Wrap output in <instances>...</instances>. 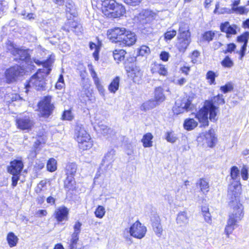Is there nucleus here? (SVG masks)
I'll list each match as a JSON object with an SVG mask.
<instances>
[{
	"label": "nucleus",
	"mask_w": 249,
	"mask_h": 249,
	"mask_svg": "<svg viewBox=\"0 0 249 249\" xmlns=\"http://www.w3.org/2000/svg\"><path fill=\"white\" fill-rule=\"evenodd\" d=\"M225 103L223 95L218 94L210 100L204 101V105L196 113L195 117L200 124V127L205 128L209 126V119L213 122L217 121V115L219 111V106Z\"/></svg>",
	"instance_id": "nucleus-1"
},
{
	"label": "nucleus",
	"mask_w": 249,
	"mask_h": 249,
	"mask_svg": "<svg viewBox=\"0 0 249 249\" xmlns=\"http://www.w3.org/2000/svg\"><path fill=\"white\" fill-rule=\"evenodd\" d=\"M100 8L103 16L107 19L120 18L126 14L125 6L116 0H103Z\"/></svg>",
	"instance_id": "nucleus-2"
},
{
	"label": "nucleus",
	"mask_w": 249,
	"mask_h": 249,
	"mask_svg": "<svg viewBox=\"0 0 249 249\" xmlns=\"http://www.w3.org/2000/svg\"><path fill=\"white\" fill-rule=\"evenodd\" d=\"M74 139L77 142V146L82 151L89 150L93 145V142L89 133L83 124L76 123L74 131Z\"/></svg>",
	"instance_id": "nucleus-3"
},
{
	"label": "nucleus",
	"mask_w": 249,
	"mask_h": 249,
	"mask_svg": "<svg viewBox=\"0 0 249 249\" xmlns=\"http://www.w3.org/2000/svg\"><path fill=\"white\" fill-rule=\"evenodd\" d=\"M38 117L48 119L52 116L55 108L54 103L52 102V96L47 95L43 97L37 104Z\"/></svg>",
	"instance_id": "nucleus-4"
},
{
	"label": "nucleus",
	"mask_w": 249,
	"mask_h": 249,
	"mask_svg": "<svg viewBox=\"0 0 249 249\" xmlns=\"http://www.w3.org/2000/svg\"><path fill=\"white\" fill-rule=\"evenodd\" d=\"M192 42L191 33L188 27L185 25L180 26L178 28V34L176 47L178 51L181 53L185 52Z\"/></svg>",
	"instance_id": "nucleus-5"
},
{
	"label": "nucleus",
	"mask_w": 249,
	"mask_h": 249,
	"mask_svg": "<svg viewBox=\"0 0 249 249\" xmlns=\"http://www.w3.org/2000/svg\"><path fill=\"white\" fill-rule=\"evenodd\" d=\"M244 216L243 208L242 204L237 205L233 207L232 213L229 216L227 224L225 227L224 232L227 237L232 233L236 223L242 219Z\"/></svg>",
	"instance_id": "nucleus-6"
},
{
	"label": "nucleus",
	"mask_w": 249,
	"mask_h": 249,
	"mask_svg": "<svg viewBox=\"0 0 249 249\" xmlns=\"http://www.w3.org/2000/svg\"><path fill=\"white\" fill-rule=\"evenodd\" d=\"M23 168L24 163L21 159H14L10 162L9 166H7L8 172L12 175L11 186L13 188L17 185Z\"/></svg>",
	"instance_id": "nucleus-7"
},
{
	"label": "nucleus",
	"mask_w": 249,
	"mask_h": 249,
	"mask_svg": "<svg viewBox=\"0 0 249 249\" xmlns=\"http://www.w3.org/2000/svg\"><path fill=\"white\" fill-rule=\"evenodd\" d=\"M24 73V68L18 65H14L7 69L4 72L6 83L11 84L17 81L18 79Z\"/></svg>",
	"instance_id": "nucleus-8"
},
{
	"label": "nucleus",
	"mask_w": 249,
	"mask_h": 249,
	"mask_svg": "<svg viewBox=\"0 0 249 249\" xmlns=\"http://www.w3.org/2000/svg\"><path fill=\"white\" fill-rule=\"evenodd\" d=\"M242 192V185L240 181L235 183H231L229 187V193L231 195L230 203L233 208L237 205L241 204L240 203L239 197Z\"/></svg>",
	"instance_id": "nucleus-9"
},
{
	"label": "nucleus",
	"mask_w": 249,
	"mask_h": 249,
	"mask_svg": "<svg viewBox=\"0 0 249 249\" xmlns=\"http://www.w3.org/2000/svg\"><path fill=\"white\" fill-rule=\"evenodd\" d=\"M43 70L39 69L31 77V84L37 90L42 91L46 89L45 77L42 74Z\"/></svg>",
	"instance_id": "nucleus-10"
},
{
	"label": "nucleus",
	"mask_w": 249,
	"mask_h": 249,
	"mask_svg": "<svg viewBox=\"0 0 249 249\" xmlns=\"http://www.w3.org/2000/svg\"><path fill=\"white\" fill-rule=\"evenodd\" d=\"M147 232L146 227L138 220L130 227L129 232L130 236L135 238L141 239L144 237Z\"/></svg>",
	"instance_id": "nucleus-11"
},
{
	"label": "nucleus",
	"mask_w": 249,
	"mask_h": 249,
	"mask_svg": "<svg viewBox=\"0 0 249 249\" xmlns=\"http://www.w3.org/2000/svg\"><path fill=\"white\" fill-rule=\"evenodd\" d=\"M70 210L64 205L57 208L53 212V217L57 224H63L69 219Z\"/></svg>",
	"instance_id": "nucleus-12"
},
{
	"label": "nucleus",
	"mask_w": 249,
	"mask_h": 249,
	"mask_svg": "<svg viewBox=\"0 0 249 249\" xmlns=\"http://www.w3.org/2000/svg\"><path fill=\"white\" fill-rule=\"evenodd\" d=\"M125 29L124 27H115L108 29L107 33L108 39L112 43L119 44Z\"/></svg>",
	"instance_id": "nucleus-13"
},
{
	"label": "nucleus",
	"mask_w": 249,
	"mask_h": 249,
	"mask_svg": "<svg viewBox=\"0 0 249 249\" xmlns=\"http://www.w3.org/2000/svg\"><path fill=\"white\" fill-rule=\"evenodd\" d=\"M17 128L21 130H31L35 125L34 121L28 116L19 117L15 121Z\"/></svg>",
	"instance_id": "nucleus-14"
},
{
	"label": "nucleus",
	"mask_w": 249,
	"mask_h": 249,
	"mask_svg": "<svg viewBox=\"0 0 249 249\" xmlns=\"http://www.w3.org/2000/svg\"><path fill=\"white\" fill-rule=\"evenodd\" d=\"M126 74L128 78L135 83H139L142 77V71L136 65L126 67Z\"/></svg>",
	"instance_id": "nucleus-15"
},
{
	"label": "nucleus",
	"mask_w": 249,
	"mask_h": 249,
	"mask_svg": "<svg viewBox=\"0 0 249 249\" xmlns=\"http://www.w3.org/2000/svg\"><path fill=\"white\" fill-rule=\"evenodd\" d=\"M219 29L221 32L226 34V37L227 38H230L236 35L239 30L237 25L235 24H231L228 21L221 23Z\"/></svg>",
	"instance_id": "nucleus-16"
},
{
	"label": "nucleus",
	"mask_w": 249,
	"mask_h": 249,
	"mask_svg": "<svg viewBox=\"0 0 249 249\" xmlns=\"http://www.w3.org/2000/svg\"><path fill=\"white\" fill-rule=\"evenodd\" d=\"M136 40L135 34L125 28L119 45L122 47H130L136 43Z\"/></svg>",
	"instance_id": "nucleus-17"
},
{
	"label": "nucleus",
	"mask_w": 249,
	"mask_h": 249,
	"mask_svg": "<svg viewBox=\"0 0 249 249\" xmlns=\"http://www.w3.org/2000/svg\"><path fill=\"white\" fill-rule=\"evenodd\" d=\"M82 28V26L79 22L70 19L61 27V29L66 32L69 33L70 31H72L76 34L81 33Z\"/></svg>",
	"instance_id": "nucleus-18"
},
{
	"label": "nucleus",
	"mask_w": 249,
	"mask_h": 249,
	"mask_svg": "<svg viewBox=\"0 0 249 249\" xmlns=\"http://www.w3.org/2000/svg\"><path fill=\"white\" fill-rule=\"evenodd\" d=\"M193 98L188 96L186 99L182 100L180 106L181 108L179 106H175L173 107V111L174 114L178 115L182 112L181 109H184L186 111H189L192 109L193 105L192 104Z\"/></svg>",
	"instance_id": "nucleus-19"
},
{
	"label": "nucleus",
	"mask_w": 249,
	"mask_h": 249,
	"mask_svg": "<svg viewBox=\"0 0 249 249\" xmlns=\"http://www.w3.org/2000/svg\"><path fill=\"white\" fill-rule=\"evenodd\" d=\"M150 71L153 74H159L163 77L167 76L168 71L166 65L154 62L151 64Z\"/></svg>",
	"instance_id": "nucleus-20"
},
{
	"label": "nucleus",
	"mask_w": 249,
	"mask_h": 249,
	"mask_svg": "<svg viewBox=\"0 0 249 249\" xmlns=\"http://www.w3.org/2000/svg\"><path fill=\"white\" fill-rule=\"evenodd\" d=\"M203 140L205 141L208 147L213 148L215 146L217 142V138L212 129L204 132L203 134Z\"/></svg>",
	"instance_id": "nucleus-21"
},
{
	"label": "nucleus",
	"mask_w": 249,
	"mask_h": 249,
	"mask_svg": "<svg viewBox=\"0 0 249 249\" xmlns=\"http://www.w3.org/2000/svg\"><path fill=\"white\" fill-rule=\"evenodd\" d=\"M11 53L14 56H18L19 61H27L30 59V55L26 50L14 47Z\"/></svg>",
	"instance_id": "nucleus-22"
},
{
	"label": "nucleus",
	"mask_w": 249,
	"mask_h": 249,
	"mask_svg": "<svg viewBox=\"0 0 249 249\" xmlns=\"http://www.w3.org/2000/svg\"><path fill=\"white\" fill-rule=\"evenodd\" d=\"M151 225L155 234L158 237H160L162 234L163 229L161 224V220L159 215L153 216L151 220Z\"/></svg>",
	"instance_id": "nucleus-23"
},
{
	"label": "nucleus",
	"mask_w": 249,
	"mask_h": 249,
	"mask_svg": "<svg viewBox=\"0 0 249 249\" xmlns=\"http://www.w3.org/2000/svg\"><path fill=\"white\" fill-rule=\"evenodd\" d=\"M241 0H234L231 4V10L232 13L239 15H246L249 12V9L245 6H238Z\"/></svg>",
	"instance_id": "nucleus-24"
},
{
	"label": "nucleus",
	"mask_w": 249,
	"mask_h": 249,
	"mask_svg": "<svg viewBox=\"0 0 249 249\" xmlns=\"http://www.w3.org/2000/svg\"><path fill=\"white\" fill-rule=\"evenodd\" d=\"M88 67L89 68L90 73L96 88L100 93H103L105 91L104 87L101 84L99 78L97 77V74L93 68V66L92 64H90L88 65Z\"/></svg>",
	"instance_id": "nucleus-25"
},
{
	"label": "nucleus",
	"mask_w": 249,
	"mask_h": 249,
	"mask_svg": "<svg viewBox=\"0 0 249 249\" xmlns=\"http://www.w3.org/2000/svg\"><path fill=\"white\" fill-rule=\"evenodd\" d=\"M75 185L76 181L74 177L66 176L65 179L64 181V188L68 191H73L76 190Z\"/></svg>",
	"instance_id": "nucleus-26"
},
{
	"label": "nucleus",
	"mask_w": 249,
	"mask_h": 249,
	"mask_svg": "<svg viewBox=\"0 0 249 249\" xmlns=\"http://www.w3.org/2000/svg\"><path fill=\"white\" fill-rule=\"evenodd\" d=\"M78 170V165L75 162H68L66 165L65 171L66 176L75 177Z\"/></svg>",
	"instance_id": "nucleus-27"
},
{
	"label": "nucleus",
	"mask_w": 249,
	"mask_h": 249,
	"mask_svg": "<svg viewBox=\"0 0 249 249\" xmlns=\"http://www.w3.org/2000/svg\"><path fill=\"white\" fill-rule=\"evenodd\" d=\"M215 36V31L212 30L206 31L201 35L200 42L209 43L213 40Z\"/></svg>",
	"instance_id": "nucleus-28"
},
{
	"label": "nucleus",
	"mask_w": 249,
	"mask_h": 249,
	"mask_svg": "<svg viewBox=\"0 0 249 249\" xmlns=\"http://www.w3.org/2000/svg\"><path fill=\"white\" fill-rule=\"evenodd\" d=\"M198 124V122L194 118H188L184 120L183 126L186 130L191 131L196 128Z\"/></svg>",
	"instance_id": "nucleus-29"
},
{
	"label": "nucleus",
	"mask_w": 249,
	"mask_h": 249,
	"mask_svg": "<svg viewBox=\"0 0 249 249\" xmlns=\"http://www.w3.org/2000/svg\"><path fill=\"white\" fill-rule=\"evenodd\" d=\"M164 89L161 87H158L154 90V101L157 103H161L165 99L163 94Z\"/></svg>",
	"instance_id": "nucleus-30"
},
{
	"label": "nucleus",
	"mask_w": 249,
	"mask_h": 249,
	"mask_svg": "<svg viewBox=\"0 0 249 249\" xmlns=\"http://www.w3.org/2000/svg\"><path fill=\"white\" fill-rule=\"evenodd\" d=\"M153 138V135L150 132L144 134L141 139V142L142 143L143 146L145 148L152 147L153 145L152 140Z\"/></svg>",
	"instance_id": "nucleus-31"
},
{
	"label": "nucleus",
	"mask_w": 249,
	"mask_h": 249,
	"mask_svg": "<svg viewBox=\"0 0 249 249\" xmlns=\"http://www.w3.org/2000/svg\"><path fill=\"white\" fill-rule=\"evenodd\" d=\"M189 219L185 212L179 213L176 218V221L179 226H184L188 223Z\"/></svg>",
	"instance_id": "nucleus-32"
},
{
	"label": "nucleus",
	"mask_w": 249,
	"mask_h": 249,
	"mask_svg": "<svg viewBox=\"0 0 249 249\" xmlns=\"http://www.w3.org/2000/svg\"><path fill=\"white\" fill-rule=\"evenodd\" d=\"M201 212L205 221L208 223H211L212 219L210 213L209 205L205 204L201 206Z\"/></svg>",
	"instance_id": "nucleus-33"
},
{
	"label": "nucleus",
	"mask_w": 249,
	"mask_h": 249,
	"mask_svg": "<svg viewBox=\"0 0 249 249\" xmlns=\"http://www.w3.org/2000/svg\"><path fill=\"white\" fill-rule=\"evenodd\" d=\"M6 240L10 248H13L17 246L18 238L14 232L11 231L7 233Z\"/></svg>",
	"instance_id": "nucleus-34"
},
{
	"label": "nucleus",
	"mask_w": 249,
	"mask_h": 249,
	"mask_svg": "<svg viewBox=\"0 0 249 249\" xmlns=\"http://www.w3.org/2000/svg\"><path fill=\"white\" fill-rule=\"evenodd\" d=\"M126 53V51L124 49H115L113 52V56L114 60L119 63L124 59Z\"/></svg>",
	"instance_id": "nucleus-35"
},
{
	"label": "nucleus",
	"mask_w": 249,
	"mask_h": 249,
	"mask_svg": "<svg viewBox=\"0 0 249 249\" xmlns=\"http://www.w3.org/2000/svg\"><path fill=\"white\" fill-rule=\"evenodd\" d=\"M66 12L70 14L73 18L77 17L78 14L74 2L71 1H67L65 4Z\"/></svg>",
	"instance_id": "nucleus-36"
},
{
	"label": "nucleus",
	"mask_w": 249,
	"mask_h": 249,
	"mask_svg": "<svg viewBox=\"0 0 249 249\" xmlns=\"http://www.w3.org/2000/svg\"><path fill=\"white\" fill-rule=\"evenodd\" d=\"M196 185L199 187L200 191L203 193H207L209 191V184L207 179L205 178L199 179L196 183Z\"/></svg>",
	"instance_id": "nucleus-37"
},
{
	"label": "nucleus",
	"mask_w": 249,
	"mask_h": 249,
	"mask_svg": "<svg viewBox=\"0 0 249 249\" xmlns=\"http://www.w3.org/2000/svg\"><path fill=\"white\" fill-rule=\"evenodd\" d=\"M218 76V74L216 72L209 70L207 72L205 78L210 85H214L216 84L215 79Z\"/></svg>",
	"instance_id": "nucleus-38"
},
{
	"label": "nucleus",
	"mask_w": 249,
	"mask_h": 249,
	"mask_svg": "<svg viewBox=\"0 0 249 249\" xmlns=\"http://www.w3.org/2000/svg\"><path fill=\"white\" fill-rule=\"evenodd\" d=\"M120 78L119 76H116L113 79L108 87L109 91L112 93H115L119 89Z\"/></svg>",
	"instance_id": "nucleus-39"
},
{
	"label": "nucleus",
	"mask_w": 249,
	"mask_h": 249,
	"mask_svg": "<svg viewBox=\"0 0 249 249\" xmlns=\"http://www.w3.org/2000/svg\"><path fill=\"white\" fill-rule=\"evenodd\" d=\"M249 39V32L246 31L236 37V41L240 43H243L242 45L247 46Z\"/></svg>",
	"instance_id": "nucleus-40"
},
{
	"label": "nucleus",
	"mask_w": 249,
	"mask_h": 249,
	"mask_svg": "<svg viewBox=\"0 0 249 249\" xmlns=\"http://www.w3.org/2000/svg\"><path fill=\"white\" fill-rule=\"evenodd\" d=\"M47 170L50 172H53L57 169V162L54 158H50L46 164Z\"/></svg>",
	"instance_id": "nucleus-41"
},
{
	"label": "nucleus",
	"mask_w": 249,
	"mask_h": 249,
	"mask_svg": "<svg viewBox=\"0 0 249 249\" xmlns=\"http://www.w3.org/2000/svg\"><path fill=\"white\" fill-rule=\"evenodd\" d=\"M73 118L74 115L72 113V109L71 108L67 110H64L61 116V119L62 121H71Z\"/></svg>",
	"instance_id": "nucleus-42"
},
{
	"label": "nucleus",
	"mask_w": 249,
	"mask_h": 249,
	"mask_svg": "<svg viewBox=\"0 0 249 249\" xmlns=\"http://www.w3.org/2000/svg\"><path fill=\"white\" fill-rule=\"evenodd\" d=\"M90 84L89 82H86L85 83H83L82 85V91L84 92V96L87 97L89 99L92 95V90L90 89Z\"/></svg>",
	"instance_id": "nucleus-43"
},
{
	"label": "nucleus",
	"mask_w": 249,
	"mask_h": 249,
	"mask_svg": "<svg viewBox=\"0 0 249 249\" xmlns=\"http://www.w3.org/2000/svg\"><path fill=\"white\" fill-rule=\"evenodd\" d=\"M222 66L225 68H231L234 66V62L229 55H226L220 62Z\"/></svg>",
	"instance_id": "nucleus-44"
},
{
	"label": "nucleus",
	"mask_w": 249,
	"mask_h": 249,
	"mask_svg": "<svg viewBox=\"0 0 249 249\" xmlns=\"http://www.w3.org/2000/svg\"><path fill=\"white\" fill-rule=\"evenodd\" d=\"M89 48L91 50L95 49L94 52L92 53L93 56L96 61H98L99 59V54L100 50V46L96 45L95 43L90 42H89Z\"/></svg>",
	"instance_id": "nucleus-45"
},
{
	"label": "nucleus",
	"mask_w": 249,
	"mask_h": 249,
	"mask_svg": "<svg viewBox=\"0 0 249 249\" xmlns=\"http://www.w3.org/2000/svg\"><path fill=\"white\" fill-rule=\"evenodd\" d=\"M79 237L71 236L68 242V249H80L77 247Z\"/></svg>",
	"instance_id": "nucleus-46"
},
{
	"label": "nucleus",
	"mask_w": 249,
	"mask_h": 249,
	"mask_svg": "<svg viewBox=\"0 0 249 249\" xmlns=\"http://www.w3.org/2000/svg\"><path fill=\"white\" fill-rule=\"evenodd\" d=\"M154 107L155 105L153 103V101L148 100L141 105L140 108L141 110L145 111L146 110L152 109Z\"/></svg>",
	"instance_id": "nucleus-47"
},
{
	"label": "nucleus",
	"mask_w": 249,
	"mask_h": 249,
	"mask_svg": "<svg viewBox=\"0 0 249 249\" xmlns=\"http://www.w3.org/2000/svg\"><path fill=\"white\" fill-rule=\"evenodd\" d=\"M81 226L82 223L80 221H76L74 225H73L74 231L71 236L79 237V234L81 231Z\"/></svg>",
	"instance_id": "nucleus-48"
},
{
	"label": "nucleus",
	"mask_w": 249,
	"mask_h": 249,
	"mask_svg": "<svg viewBox=\"0 0 249 249\" xmlns=\"http://www.w3.org/2000/svg\"><path fill=\"white\" fill-rule=\"evenodd\" d=\"M105 209L101 205L98 206L94 212L95 216L99 218H102L105 215Z\"/></svg>",
	"instance_id": "nucleus-49"
},
{
	"label": "nucleus",
	"mask_w": 249,
	"mask_h": 249,
	"mask_svg": "<svg viewBox=\"0 0 249 249\" xmlns=\"http://www.w3.org/2000/svg\"><path fill=\"white\" fill-rule=\"evenodd\" d=\"M236 49V45L234 43L226 44V49L222 51L224 54L232 53Z\"/></svg>",
	"instance_id": "nucleus-50"
},
{
	"label": "nucleus",
	"mask_w": 249,
	"mask_h": 249,
	"mask_svg": "<svg viewBox=\"0 0 249 249\" xmlns=\"http://www.w3.org/2000/svg\"><path fill=\"white\" fill-rule=\"evenodd\" d=\"M177 35V31L173 29L166 31L163 35L164 39L166 41L173 39Z\"/></svg>",
	"instance_id": "nucleus-51"
},
{
	"label": "nucleus",
	"mask_w": 249,
	"mask_h": 249,
	"mask_svg": "<svg viewBox=\"0 0 249 249\" xmlns=\"http://www.w3.org/2000/svg\"><path fill=\"white\" fill-rule=\"evenodd\" d=\"M53 62L51 60V56L48 57L46 60L42 61V66L44 68H45L47 69V71L46 72V75L49 74L51 71V65Z\"/></svg>",
	"instance_id": "nucleus-52"
},
{
	"label": "nucleus",
	"mask_w": 249,
	"mask_h": 249,
	"mask_svg": "<svg viewBox=\"0 0 249 249\" xmlns=\"http://www.w3.org/2000/svg\"><path fill=\"white\" fill-rule=\"evenodd\" d=\"M165 139L168 142L174 143L177 141V137L174 131H171L166 132Z\"/></svg>",
	"instance_id": "nucleus-53"
},
{
	"label": "nucleus",
	"mask_w": 249,
	"mask_h": 249,
	"mask_svg": "<svg viewBox=\"0 0 249 249\" xmlns=\"http://www.w3.org/2000/svg\"><path fill=\"white\" fill-rule=\"evenodd\" d=\"M47 183V179L41 180L37 184L36 189H35V192L39 194L43 191V188L45 187Z\"/></svg>",
	"instance_id": "nucleus-54"
},
{
	"label": "nucleus",
	"mask_w": 249,
	"mask_h": 249,
	"mask_svg": "<svg viewBox=\"0 0 249 249\" xmlns=\"http://www.w3.org/2000/svg\"><path fill=\"white\" fill-rule=\"evenodd\" d=\"M150 53L149 48L146 45H142L139 49L138 54L139 55H147Z\"/></svg>",
	"instance_id": "nucleus-55"
},
{
	"label": "nucleus",
	"mask_w": 249,
	"mask_h": 249,
	"mask_svg": "<svg viewBox=\"0 0 249 249\" xmlns=\"http://www.w3.org/2000/svg\"><path fill=\"white\" fill-rule=\"evenodd\" d=\"M239 174V170L236 166H233L230 169V176L232 179H236Z\"/></svg>",
	"instance_id": "nucleus-56"
},
{
	"label": "nucleus",
	"mask_w": 249,
	"mask_h": 249,
	"mask_svg": "<svg viewBox=\"0 0 249 249\" xmlns=\"http://www.w3.org/2000/svg\"><path fill=\"white\" fill-rule=\"evenodd\" d=\"M220 89L223 93H226L232 91L233 89V87L231 83H228L225 85L221 86Z\"/></svg>",
	"instance_id": "nucleus-57"
},
{
	"label": "nucleus",
	"mask_w": 249,
	"mask_h": 249,
	"mask_svg": "<svg viewBox=\"0 0 249 249\" xmlns=\"http://www.w3.org/2000/svg\"><path fill=\"white\" fill-rule=\"evenodd\" d=\"M241 175L244 180H247L249 178L248 169L246 166H243L241 171Z\"/></svg>",
	"instance_id": "nucleus-58"
},
{
	"label": "nucleus",
	"mask_w": 249,
	"mask_h": 249,
	"mask_svg": "<svg viewBox=\"0 0 249 249\" xmlns=\"http://www.w3.org/2000/svg\"><path fill=\"white\" fill-rule=\"evenodd\" d=\"M44 167V163L41 160H38L36 162L34 166V169L35 171L37 172L42 169Z\"/></svg>",
	"instance_id": "nucleus-59"
},
{
	"label": "nucleus",
	"mask_w": 249,
	"mask_h": 249,
	"mask_svg": "<svg viewBox=\"0 0 249 249\" xmlns=\"http://www.w3.org/2000/svg\"><path fill=\"white\" fill-rule=\"evenodd\" d=\"M79 75L81 77V80L83 83L86 80L88 81V82H89V79L87 78V77L88 76V72L85 69L81 70L79 71Z\"/></svg>",
	"instance_id": "nucleus-60"
},
{
	"label": "nucleus",
	"mask_w": 249,
	"mask_h": 249,
	"mask_svg": "<svg viewBox=\"0 0 249 249\" xmlns=\"http://www.w3.org/2000/svg\"><path fill=\"white\" fill-rule=\"evenodd\" d=\"M169 57V53L166 51H162L160 54V58L164 62H167Z\"/></svg>",
	"instance_id": "nucleus-61"
},
{
	"label": "nucleus",
	"mask_w": 249,
	"mask_h": 249,
	"mask_svg": "<svg viewBox=\"0 0 249 249\" xmlns=\"http://www.w3.org/2000/svg\"><path fill=\"white\" fill-rule=\"evenodd\" d=\"M142 0H124V2L127 5L135 6L139 4Z\"/></svg>",
	"instance_id": "nucleus-62"
},
{
	"label": "nucleus",
	"mask_w": 249,
	"mask_h": 249,
	"mask_svg": "<svg viewBox=\"0 0 249 249\" xmlns=\"http://www.w3.org/2000/svg\"><path fill=\"white\" fill-rule=\"evenodd\" d=\"M247 46L242 45L239 51L237 52L239 55V59L242 60L245 55V52L246 51Z\"/></svg>",
	"instance_id": "nucleus-63"
},
{
	"label": "nucleus",
	"mask_w": 249,
	"mask_h": 249,
	"mask_svg": "<svg viewBox=\"0 0 249 249\" xmlns=\"http://www.w3.org/2000/svg\"><path fill=\"white\" fill-rule=\"evenodd\" d=\"M46 132L43 131H39L37 135H36V138L37 139H40L41 141H46Z\"/></svg>",
	"instance_id": "nucleus-64"
}]
</instances>
